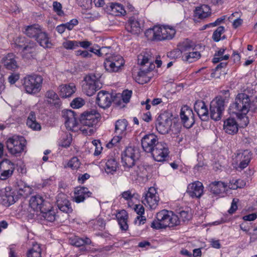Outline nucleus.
I'll use <instances>...</instances> for the list:
<instances>
[{"label":"nucleus","mask_w":257,"mask_h":257,"mask_svg":"<svg viewBox=\"0 0 257 257\" xmlns=\"http://www.w3.org/2000/svg\"><path fill=\"white\" fill-rule=\"evenodd\" d=\"M224 99L221 96L216 97L210 103V114L211 119L217 121L221 118L225 107Z\"/></svg>","instance_id":"nucleus-10"},{"label":"nucleus","mask_w":257,"mask_h":257,"mask_svg":"<svg viewBox=\"0 0 257 257\" xmlns=\"http://www.w3.org/2000/svg\"><path fill=\"white\" fill-rule=\"evenodd\" d=\"M116 217L120 228L122 230H126L128 228V225L127 224L128 215L126 212L124 210H122L117 214Z\"/></svg>","instance_id":"nucleus-37"},{"label":"nucleus","mask_w":257,"mask_h":257,"mask_svg":"<svg viewBox=\"0 0 257 257\" xmlns=\"http://www.w3.org/2000/svg\"><path fill=\"white\" fill-rule=\"evenodd\" d=\"M59 95L63 98L70 97L76 91L75 85L73 83L62 84L59 87Z\"/></svg>","instance_id":"nucleus-29"},{"label":"nucleus","mask_w":257,"mask_h":257,"mask_svg":"<svg viewBox=\"0 0 257 257\" xmlns=\"http://www.w3.org/2000/svg\"><path fill=\"white\" fill-rule=\"evenodd\" d=\"M70 243L74 246L80 247L83 246L85 245H89L91 243V240L87 237H85L84 239L80 238L78 236H75L74 237L71 238Z\"/></svg>","instance_id":"nucleus-40"},{"label":"nucleus","mask_w":257,"mask_h":257,"mask_svg":"<svg viewBox=\"0 0 257 257\" xmlns=\"http://www.w3.org/2000/svg\"><path fill=\"white\" fill-rule=\"evenodd\" d=\"M2 64L8 70L15 71L19 67L16 56L13 53H9L1 60Z\"/></svg>","instance_id":"nucleus-24"},{"label":"nucleus","mask_w":257,"mask_h":257,"mask_svg":"<svg viewBox=\"0 0 257 257\" xmlns=\"http://www.w3.org/2000/svg\"><path fill=\"white\" fill-rule=\"evenodd\" d=\"M36 43L29 41L22 49L24 56L27 59L34 58L36 56Z\"/></svg>","instance_id":"nucleus-28"},{"label":"nucleus","mask_w":257,"mask_h":257,"mask_svg":"<svg viewBox=\"0 0 257 257\" xmlns=\"http://www.w3.org/2000/svg\"><path fill=\"white\" fill-rule=\"evenodd\" d=\"M194 44L191 41L187 40L183 42L180 46L179 50H174L170 52V57H178L181 54H183L182 58L184 56H186L189 52L194 50L195 49Z\"/></svg>","instance_id":"nucleus-18"},{"label":"nucleus","mask_w":257,"mask_h":257,"mask_svg":"<svg viewBox=\"0 0 257 257\" xmlns=\"http://www.w3.org/2000/svg\"><path fill=\"white\" fill-rule=\"evenodd\" d=\"M224 31V27L223 26L218 27L217 29L213 32L212 35V39L215 42H218L220 40L221 34Z\"/></svg>","instance_id":"nucleus-50"},{"label":"nucleus","mask_w":257,"mask_h":257,"mask_svg":"<svg viewBox=\"0 0 257 257\" xmlns=\"http://www.w3.org/2000/svg\"><path fill=\"white\" fill-rule=\"evenodd\" d=\"M132 94V91L131 90H126L123 91L122 93V100L123 102L126 103L130 101Z\"/></svg>","instance_id":"nucleus-60"},{"label":"nucleus","mask_w":257,"mask_h":257,"mask_svg":"<svg viewBox=\"0 0 257 257\" xmlns=\"http://www.w3.org/2000/svg\"><path fill=\"white\" fill-rule=\"evenodd\" d=\"M172 124V119L167 113L161 114L157 118L156 127L158 132L161 134L169 133Z\"/></svg>","instance_id":"nucleus-12"},{"label":"nucleus","mask_w":257,"mask_h":257,"mask_svg":"<svg viewBox=\"0 0 257 257\" xmlns=\"http://www.w3.org/2000/svg\"><path fill=\"white\" fill-rule=\"evenodd\" d=\"M84 103V100L82 98L77 97L72 100L71 106L74 108H78L82 106Z\"/></svg>","instance_id":"nucleus-54"},{"label":"nucleus","mask_w":257,"mask_h":257,"mask_svg":"<svg viewBox=\"0 0 257 257\" xmlns=\"http://www.w3.org/2000/svg\"><path fill=\"white\" fill-rule=\"evenodd\" d=\"M117 167L118 163L114 159H109L105 163V171L107 174H113Z\"/></svg>","instance_id":"nucleus-43"},{"label":"nucleus","mask_w":257,"mask_h":257,"mask_svg":"<svg viewBox=\"0 0 257 257\" xmlns=\"http://www.w3.org/2000/svg\"><path fill=\"white\" fill-rule=\"evenodd\" d=\"M105 59H108L110 62H112L115 64H116L117 63H119L120 64V68L124 64V60L120 56H113L106 58Z\"/></svg>","instance_id":"nucleus-52"},{"label":"nucleus","mask_w":257,"mask_h":257,"mask_svg":"<svg viewBox=\"0 0 257 257\" xmlns=\"http://www.w3.org/2000/svg\"><path fill=\"white\" fill-rule=\"evenodd\" d=\"M78 23V21L77 19H72L69 22H68L66 24H65V25H66V28L69 30H72L73 27L77 25Z\"/></svg>","instance_id":"nucleus-62"},{"label":"nucleus","mask_w":257,"mask_h":257,"mask_svg":"<svg viewBox=\"0 0 257 257\" xmlns=\"http://www.w3.org/2000/svg\"><path fill=\"white\" fill-rule=\"evenodd\" d=\"M140 157V151L139 148L135 146L126 147L121 154V160L123 166L125 169L132 168Z\"/></svg>","instance_id":"nucleus-7"},{"label":"nucleus","mask_w":257,"mask_h":257,"mask_svg":"<svg viewBox=\"0 0 257 257\" xmlns=\"http://www.w3.org/2000/svg\"><path fill=\"white\" fill-rule=\"evenodd\" d=\"M251 155V152L247 150L237 153L235 158L236 161L239 162L238 168L241 170L246 168L250 161Z\"/></svg>","instance_id":"nucleus-22"},{"label":"nucleus","mask_w":257,"mask_h":257,"mask_svg":"<svg viewBox=\"0 0 257 257\" xmlns=\"http://www.w3.org/2000/svg\"><path fill=\"white\" fill-rule=\"evenodd\" d=\"M169 153L167 145L164 142H157L151 153L154 159L158 162L165 160Z\"/></svg>","instance_id":"nucleus-13"},{"label":"nucleus","mask_w":257,"mask_h":257,"mask_svg":"<svg viewBox=\"0 0 257 257\" xmlns=\"http://www.w3.org/2000/svg\"><path fill=\"white\" fill-rule=\"evenodd\" d=\"M113 100L112 95L107 91L101 90L97 96L96 102L101 108L109 107Z\"/></svg>","instance_id":"nucleus-20"},{"label":"nucleus","mask_w":257,"mask_h":257,"mask_svg":"<svg viewBox=\"0 0 257 257\" xmlns=\"http://www.w3.org/2000/svg\"><path fill=\"white\" fill-rule=\"evenodd\" d=\"M179 214V216L174 214L172 211L163 210L157 214V220L152 222L151 226L156 229L173 227L179 225L181 221H188L192 218L191 213L188 211L182 210Z\"/></svg>","instance_id":"nucleus-1"},{"label":"nucleus","mask_w":257,"mask_h":257,"mask_svg":"<svg viewBox=\"0 0 257 257\" xmlns=\"http://www.w3.org/2000/svg\"><path fill=\"white\" fill-rule=\"evenodd\" d=\"M44 200L43 197L40 195H36L31 197L29 204L30 206L36 210H43L44 209L43 203Z\"/></svg>","instance_id":"nucleus-32"},{"label":"nucleus","mask_w":257,"mask_h":257,"mask_svg":"<svg viewBox=\"0 0 257 257\" xmlns=\"http://www.w3.org/2000/svg\"><path fill=\"white\" fill-rule=\"evenodd\" d=\"M120 64L118 63L115 64L110 62L108 59H105L104 62V66L106 70L109 72H117L120 69Z\"/></svg>","instance_id":"nucleus-44"},{"label":"nucleus","mask_w":257,"mask_h":257,"mask_svg":"<svg viewBox=\"0 0 257 257\" xmlns=\"http://www.w3.org/2000/svg\"><path fill=\"white\" fill-rule=\"evenodd\" d=\"M62 116L67 129L73 131L78 124L77 116L74 111L65 110L62 112Z\"/></svg>","instance_id":"nucleus-17"},{"label":"nucleus","mask_w":257,"mask_h":257,"mask_svg":"<svg viewBox=\"0 0 257 257\" xmlns=\"http://www.w3.org/2000/svg\"><path fill=\"white\" fill-rule=\"evenodd\" d=\"M120 196L126 200H131L133 198H137L139 197V195L133 189L123 192Z\"/></svg>","instance_id":"nucleus-47"},{"label":"nucleus","mask_w":257,"mask_h":257,"mask_svg":"<svg viewBox=\"0 0 257 257\" xmlns=\"http://www.w3.org/2000/svg\"><path fill=\"white\" fill-rule=\"evenodd\" d=\"M56 204L62 212L69 214L73 211L71 203L64 194H60L57 197Z\"/></svg>","instance_id":"nucleus-21"},{"label":"nucleus","mask_w":257,"mask_h":257,"mask_svg":"<svg viewBox=\"0 0 257 257\" xmlns=\"http://www.w3.org/2000/svg\"><path fill=\"white\" fill-rule=\"evenodd\" d=\"M75 193L76 196L74 200L77 203L84 201L86 198L90 197L92 194V193L88 190V188L84 187L77 188Z\"/></svg>","instance_id":"nucleus-31"},{"label":"nucleus","mask_w":257,"mask_h":257,"mask_svg":"<svg viewBox=\"0 0 257 257\" xmlns=\"http://www.w3.org/2000/svg\"><path fill=\"white\" fill-rule=\"evenodd\" d=\"M46 96L47 98L50 99L53 101L51 100L49 101L50 103H54V105H58V100L59 99L58 95L53 90H49L46 93Z\"/></svg>","instance_id":"nucleus-49"},{"label":"nucleus","mask_w":257,"mask_h":257,"mask_svg":"<svg viewBox=\"0 0 257 257\" xmlns=\"http://www.w3.org/2000/svg\"><path fill=\"white\" fill-rule=\"evenodd\" d=\"M250 107V100L249 96L243 93H238L234 102L230 106V110L236 115L241 127H245L249 122L247 113Z\"/></svg>","instance_id":"nucleus-2"},{"label":"nucleus","mask_w":257,"mask_h":257,"mask_svg":"<svg viewBox=\"0 0 257 257\" xmlns=\"http://www.w3.org/2000/svg\"><path fill=\"white\" fill-rule=\"evenodd\" d=\"M110 7L112 12L116 15H124L126 14V11L123 6L120 4H111Z\"/></svg>","instance_id":"nucleus-45"},{"label":"nucleus","mask_w":257,"mask_h":257,"mask_svg":"<svg viewBox=\"0 0 257 257\" xmlns=\"http://www.w3.org/2000/svg\"><path fill=\"white\" fill-rule=\"evenodd\" d=\"M42 216L48 222H53L56 218V214L53 209L46 210L45 208L41 211Z\"/></svg>","instance_id":"nucleus-41"},{"label":"nucleus","mask_w":257,"mask_h":257,"mask_svg":"<svg viewBox=\"0 0 257 257\" xmlns=\"http://www.w3.org/2000/svg\"><path fill=\"white\" fill-rule=\"evenodd\" d=\"M159 197L156 189L154 187H150L142 197V202L147 207L152 209H155L158 205Z\"/></svg>","instance_id":"nucleus-11"},{"label":"nucleus","mask_w":257,"mask_h":257,"mask_svg":"<svg viewBox=\"0 0 257 257\" xmlns=\"http://www.w3.org/2000/svg\"><path fill=\"white\" fill-rule=\"evenodd\" d=\"M18 190L12 191L11 187H6L2 197V203L4 205L9 206L14 204L21 197L26 198L31 193V188L21 182L18 184Z\"/></svg>","instance_id":"nucleus-4"},{"label":"nucleus","mask_w":257,"mask_h":257,"mask_svg":"<svg viewBox=\"0 0 257 257\" xmlns=\"http://www.w3.org/2000/svg\"><path fill=\"white\" fill-rule=\"evenodd\" d=\"M245 182L241 179L232 180L229 182V188L235 190L238 188H243L245 185Z\"/></svg>","instance_id":"nucleus-46"},{"label":"nucleus","mask_w":257,"mask_h":257,"mask_svg":"<svg viewBox=\"0 0 257 257\" xmlns=\"http://www.w3.org/2000/svg\"><path fill=\"white\" fill-rule=\"evenodd\" d=\"M101 87L102 83L95 75H88L84 77L82 84V90L87 95H93Z\"/></svg>","instance_id":"nucleus-9"},{"label":"nucleus","mask_w":257,"mask_h":257,"mask_svg":"<svg viewBox=\"0 0 257 257\" xmlns=\"http://www.w3.org/2000/svg\"><path fill=\"white\" fill-rule=\"evenodd\" d=\"M138 64L142 66L138 74L139 79L141 78H145L141 83L142 84L147 83L150 80V78L145 77L146 74L153 70L155 68V64H154L155 61L154 57L151 51L146 50L138 55ZM155 63L158 67H161L162 63L161 60L158 59L155 60Z\"/></svg>","instance_id":"nucleus-3"},{"label":"nucleus","mask_w":257,"mask_h":257,"mask_svg":"<svg viewBox=\"0 0 257 257\" xmlns=\"http://www.w3.org/2000/svg\"><path fill=\"white\" fill-rule=\"evenodd\" d=\"M127 124L128 122L125 119H118L116 121L115 123V134L125 136Z\"/></svg>","instance_id":"nucleus-34"},{"label":"nucleus","mask_w":257,"mask_h":257,"mask_svg":"<svg viewBox=\"0 0 257 257\" xmlns=\"http://www.w3.org/2000/svg\"><path fill=\"white\" fill-rule=\"evenodd\" d=\"M111 52L110 47H102L96 50V53L99 56H105Z\"/></svg>","instance_id":"nucleus-58"},{"label":"nucleus","mask_w":257,"mask_h":257,"mask_svg":"<svg viewBox=\"0 0 257 257\" xmlns=\"http://www.w3.org/2000/svg\"><path fill=\"white\" fill-rule=\"evenodd\" d=\"M26 123L28 127L34 130H40L41 129V125L36 121L35 113L33 111L30 113Z\"/></svg>","instance_id":"nucleus-39"},{"label":"nucleus","mask_w":257,"mask_h":257,"mask_svg":"<svg viewBox=\"0 0 257 257\" xmlns=\"http://www.w3.org/2000/svg\"><path fill=\"white\" fill-rule=\"evenodd\" d=\"M210 14L209 8L206 5L197 7L194 11V17L201 20L207 18Z\"/></svg>","instance_id":"nucleus-35"},{"label":"nucleus","mask_w":257,"mask_h":257,"mask_svg":"<svg viewBox=\"0 0 257 257\" xmlns=\"http://www.w3.org/2000/svg\"><path fill=\"white\" fill-rule=\"evenodd\" d=\"M124 136L116 135L113 137L107 146L109 148L112 147L113 146L116 145Z\"/></svg>","instance_id":"nucleus-57"},{"label":"nucleus","mask_w":257,"mask_h":257,"mask_svg":"<svg viewBox=\"0 0 257 257\" xmlns=\"http://www.w3.org/2000/svg\"><path fill=\"white\" fill-rule=\"evenodd\" d=\"M63 46L66 49H74L78 47V42L76 41H66L63 43Z\"/></svg>","instance_id":"nucleus-51"},{"label":"nucleus","mask_w":257,"mask_h":257,"mask_svg":"<svg viewBox=\"0 0 257 257\" xmlns=\"http://www.w3.org/2000/svg\"><path fill=\"white\" fill-rule=\"evenodd\" d=\"M100 117L99 113L95 110L82 113L80 117V122L84 126L93 127L98 122Z\"/></svg>","instance_id":"nucleus-14"},{"label":"nucleus","mask_w":257,"mask_h":257,"mask_svg":"<svg viewBox=\"0 0 257 257\" xmlns=\"http://www.w3.org/2000/svg\"><path fill=\"white\" fill-rule=\"evenodd\" d=\"M195 49L194 50H192L189 52L186 56H184L183 57V60L187 61L189 63H192L195 61L197 59L200 58V53L197 51V48H201V46L200 45L195 46Z\"/></svg>","instance_id":"nucleus-38"},{"label":"nucleus","mask_w":257,"mask_h":257,"mask_svg":"<svg viewBox=\"0 0 257 257\" xmlns=\"http://www.w3.org/2000/svg\"><path fill=\"white\" fill-rule=\"evenodd\" d=\"M54 11L57 13L59 16H62L63 12L62 10V5L60 3L54 2L53 4Z\"/></svg>","instance_id":"nucleus-59"},{"label":"nucleus","mask_w":257,"mask_h":257,"mask_svg":"<svg viewBox=\"0 0 257 257\" xmlns=\"http://www.w3.org/2000/svg\"><path fill=\"white\" fill-rule=\"evenodd\" d=\"M42 249L40 244L35 243L29 249L27 253V257H41Z\"/></svg>","instance_id":"nucleus-42"},{"label":"nucleus","mask_w":257,"mask_h":257,"mask_svg":"<svg viewBox=\"0 0 257 257\" xmlns=\"http://www.w3.org/2000/svg\"><path fill=\"white\" fill-rule=\"evenodd\" d=\"M238 124L234 118H228L224 122L223 128L230 135L236 134L238 131Z\"/></svg>","instance_id":"nucleus-30"},{"label":"nucleus","mask_w":257,"mask_h":257,"mask_svg":"<svg viewBox=\"0 0 257 257\" xmlns=\"http://www.w3.org/2000/svg\"><path fill=\"white\" fill-rule=\"evenodd\" d=\"M40 75H28L22 81V84L26 92L29 94H36L40 91L43 82Z\"/></svg>","instance_id":"nucleus-6"},{"label":"nucleus","mask_w":257,"mask_h":257,"mask_svg":"<svg viewBox=\"0 0 257 257\" xmlns=\"http://www.w3.org/2000/svg\"><path fill=\"white\" fill-rule=\"evenodd\" d=\"M148 33L153 35L152 38L154 40L162 41L172 39L176 34V30L174 28L169 26H155L148 30L146 34Z\"/></svg>","instance_id":"nucleus-5"},{"label":"nucleus","mask_w":257,"mask_h":257,"mask_svg":"<svg viewBox=\"0 0 257 257\" xmlns=\"http://www.w3.org/2000/svg\"><path fill=\"white\" fill-rule=\"evenodd\" d=\"M26 141L22 136H14L7 141V149L11 154L19 156L26 148Z\"/></svg>","instance_id":"nucleus-8"},{"label":"nucleus","mask_w":257,"mask_h":257,"mask_svg":"<svg viewBox=\"0 0 257 257\" xmlns=\"http://www.w3.org/2000/svg\"><path fill=\"white\" fill-rule=\"evenodd\" d=\"M75 55L78 56H80L81 58H90L92 56L90 53L86 50H78L75 51Z\"/></svg>","instance_id":"nucleus-61"},{"label":"nucleus","mask_w":257,"mask_h":257,"mask_svg":"<svg viewBox=\"0 0 257 257\" xmlns=\"http://www.w3.org/2000/svg\"><path fill=\"white\" fill-rule=\"evenodd\" d=\"M78 5L84 9H89L92 5V0H77Z\"/></svg>","instance_id":"nucleus-55"},{"label":"nucleus","mask_w":257,"mask_h":257,"mask_svg":"<svg viewBox=\"0 0 257 257\" xmlns=\"http://www.w3.org/2000/svg\"><path fill=\"white\" fill-rule=\"evenodd\" d=\"M227 185L221 181H214L209 185L210 192L214 194H219L224 191Z\"/></svg>","instance_id":"nucleus-36"},{"label":"nucleus","mask_w":257,"mask_h":257,"mask_svg":"<svg viewBox=\"0 0 257 257\" xmlns=\"http://www.w3.org/2000/svg\"><path fill=\"white\" fill-rule=\"evenodd\" d=\"M42 31L41 27L38 24H33L25 26L23 29V33L30 38L35 39Z\"/></svg>","instance_id":"nucleus-27"},{"label":"nucleus","mask_w":257,"mask_h":257,"mask_svg":"<svg viewBox=\"0 0 257 257\" xmlns=\"http://www.w3.org/2000/svg\"><path fill=\"white\" fill-rule=\"evenodd\" d=\"M35 40L41 46L44 48H51L52 45L48 35L43 31L39 34Z\"/></svg>","instance_id":"nucleus-33"},{"label":"nucleus","mask_w":257,"mask_h":257,"mask_svg":"<svg viewBox=\"0 0 257 257\" xmlns=\"http://www.w3.org/2000/svg\"><path fill=\"white\" fill-rule=\"evenodd\" d=\"M72 140V138L71 135H66L65 138L63 139L60 144V146L62 147L67 148L70 145Z\"/></svg>","instance_id":"nucleus-56"},{"label":"nucleus","mask_w":257,"mask_h":257,"mask_svg":"<svg viewBox=\"0 0 257 257\" xmlns=\"http://www.w3.org/2000/svg\"><path fill=\"white\" fill-rule=\"evenodd\" d=\"M15 169V164L9 160L0 161V179L5 180L11 177Z\"/></svg>","instance_id":"nucleus-15"},{"label":"nucleus","mask_w":257,"mask_h":257,"mask_svg":"<svg viewBox=\"0 0 257 257\" xmlns=\"http://www.w3.org/2000/svg\"><path fill=\"white\" fill-rule=\"evenodd\" d=\"M134 209L136 213L139 215H143L144 213V207L141 204L136 205Z\"/></svg>","instance_id":"nucleus-63"},{"label":"nucleus","mask_w":257,"mask_h":257,"mask_svg":"<svg viewBox=\"0 0 257 257\" xmlns=\"http://www.w3.org/2000/svg\"><path fill=\"white\" fill-rule=\"evenodd\" d=\"M158 141L156 136L153 134L145 135L141 140L142 147L146 153H151Z\"/></svg>","instance_id":"nucleus-19"},{"label":"nucleus","mask_w":257,"mask_h":257,"mask_svg":"<svg viewBox=\"0 0 257 257\" xmlns=\"http://www.w3.org/2000/svg\"><path fill=\"white\" fill-rule=\"evenodd\" d=\"M180 117L184 127L191 128L195 123L194 114L192 110L187 106H184L181 109Z\"/></svg>","instance_id":"nucleus-16"},{"label":"nucleus","mask_w":257,"mask_h":257,"mask_svg":"<svg viewBox=\"0 0 257 257\" xmlns=\"http://www.w3.org/2000/svg\"><path fill=\"white\" fill-rule=\"evenodd\" d=\"M195 111L200 118L203 120H207L209 118L208 110L205 102L201 100H197L194 105Z\"/></svg>","instance_id":"nucleus-23"},{"label":"nucleus","mask_w":257,"mask_h":257,"mask_svg":"<svg viewBox=\"0 0 257 257\" xmlns=\"http://www.w3.org/2000/svg\"><path fill=\"white\" fill-rule=\"evenodd\" d=\"M28 41L25 37H18L15 39L14 44L16 47L23 49Z\"/></svg>","instance_id":"nucleus-48"},{"label":"nucleus","mask_w":257,"mask_h":257,"mask_svg":"<svg viewBox=\"0 0 257 257\" xmlns=\"http://www.w3.org/2000/svg\"><path fill=\"white\" fill-rule=\"evenodd\" d=\"M125 28L127 31L133 35H138L141 32V24L135 17L129 19L126 24Z\"/></svg>","instance_id":"nucleus-26"},{"label":"nucleus","mask_w":257,"mask_h":257,"mask_svg":"<svg viewBox=\"0 0 257 257\" xmlns=\"http://www.w3.org/2000/svg\"><path fill=\"white\" fill-rule=\"evenodd\" d=\"M257 217V214L255 213H251L243 217V219L245 221H253Z\"/></svg>","instance_id":"nucleus-64"},{"label":"nucleus","mask_w":257,"mask_h":257,"mask_svg":"<svg viewBox=\"0 0 257 257\" xmlns=\"http://www.w3.org/2000/svg\"><path fill=\"white\" fill-rule=\"evenodd\" d=\"M80 165L79 160L77 157H73L68 162V166L72 169H78Z\"/></svg>","instance_id":"nucleus-53"},{"label":"nucleus","mask_w":257,"mask_h":257,"mask_svg":"<svg viewBox=\"0 0 257 257\" xmlns=\"http://www.w3.org/2000/svg\"><path fill=\"white\" fill-rule=\"evenodd\" d=\"M203 188L202 183L199 181H196L188 185L187 192L193 198H200L203 194Z\"/></svg>","instance_id":"nucleus-25"}]
</instances>
